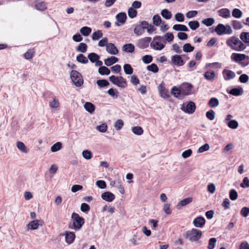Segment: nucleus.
I'll return each mask as SVG.
<instances>
[{
  "label": "nucleus",
  "mask_w": 249,
  "mask_h": 249,
  "mask_svg": "<svg viewBox=\"0 0 249 249\" xmlns=\"http://www.w3.org/2000/svg\"><path fill=\"white\" fill-rule=\"evenodd\" d=\"M226 44L231 49L236 51H242L246 49V46L238 38L231 36L226 40Z\"/></svg>",
  "instance_id": "f257e3e1"
},
{
  "label": "nucleus",
  "mask_w": 249,
  "mask_h": 249,
  "mask_svg": "<svg viewBox=\"0 0 249 249\" xmlns=\"http://www.w3.org/2000/svg\"><path fill=\"white\" fill-rule=\"evenodd\" d=\"M214 31L218 36L231 35L233 33V30L230 25L222 23H219L215 27Z\"/></svg>",
  "instance_id": "f03ea898"
},
{
  "label": "nucleus",
  "mask_w": 249,
  "mask_h": 249,
  "mask_svg": "<svg viewBox=\"0 0 249 249\" xmlns=\"http://www.w3.org/2000/svg\"><path fill=\"white\" fill-rule=\"evenodd\" d=\"M71 218L72 224L71 228L76 231L80 230L84 224V219L75 213H72Z\"/></svg>",
  "instance_id": "7ed1b4c3"
},
{
  "label": "nucleus",
  "mask_w": 249,
  "mask_h": 249,
  "mask_svg": "<svg viewBox=\"0 0 249 249\" xmlns=\"http://www.w3.org/2000/svg\"><path fill=\"white\" fill-rule=\"evenodd\" d=\"M70 77L76 87H80L83 84L82 75L77 71L72 70L70 73Z\"/></svg>",
  "instance_id": "20e7f679"
},
{
  "label": "nucleus",
  "mask_w": 249,
  "mask_h": 249,
  "mask_svg": "<svg viewBox=\"0 0 249 249\" xmlns=\"http://www.w3.org/2000/svg\"><path fill=\"white\" fill-rule=\"evenodd\" d=\"M43 225V221L41 219L31 220L25 226L26 231L37 230Z\"/></svg>",
  "instance_id": "39448f33"
},
{
  "label": "nucleus",
  "mask_w": 249,
  "mask_h": 249,
  "mask_svg": "<svg viewBox=\"0 0 249 249\" xmlns=\"http://www.w3.org/2000/svg\"><path fill=\"white\" fill-rule=\"evenodd\" d=\"M109 80L113 84L118 87L124 88L127 86L126 80L122 76L112 75L109 77Z\"/></svg>",
  "instance_id": "423d86ee"
},
{
  "label": "nucleus",
  "mask_w": 249,
  "mask_h": 249,
  "mask_svg": "<svg viewBox=\"0 0 249 249\" xmlns=\"http://www.w3.org/2000/svg\"><path fill=\"white\" fill-rule=\"evenodd\" d=\"M201 231L196 229H192L187 233V237L191 241H197L201 236Z\"/></svg>",
  "instance_id": "0eeeda50"
},
{
  "label": "nucleus",
  "mask_w": 249,
  "mask_h": 249,
  "mask_svg": "<svg viewBox=\"0 0 249 249\" xmlns=\"http://www.w3.org/2000/svg\"><path fill=\"white\" fill-rule=\"evenodd\" d=\"M161 39L160 36H156L154 37L151 45L154 50H161L164 48L165 45L161 42Z\"/></svg>",
  "instance_id": "6e6552de"
},
{
  "label": "nucleus",
  "mask_w": 249,
  "mask_h": 249,
  "mask_svg": "<svg viewBox=\"0 0 249 249\" xmlns=\"http://www.w3.org/2000/svg\"><path fill=\"white\" fill-rule=\"evenodd\" d=\"M181 109L186 113L192 114L194 113L196 110V105L194 102H189L187 104H183L182 105Z\"/></svg>",
  "instance_id": "1a4fd4ad"
},
{
  "label": "nucleus",
  "mask_w": 249,
  "mask_h": 249,
  "mask_svg": "<svg viewBox=\"0 0 249 249\" xmlns=\"http://www.w3.org/2000/svg\"><path fill=\"white\" fill-rule=\"evenodd\" d=\"M110 185L112 187L117 188L119 192L122 195H124V194L125 190L121 179H118L116 180H112L110 181Z\"/></svg>",
  "instance_id": "9d476101"
},
{
  "label": "nucleus",
  "mask_w": 249,
  "mask_h": 249,
  "mask_svg": "<svg viewBox=\"0 0 249 249\" xmlns=\"http://www.w3.org/2000/svg\"><path fill=\"white\" fill-rule=\"evenodd\" d=\"M172 64L177 66H182L184 64V61L182 57L178 54H175L171 57Z\"/></svg>",
  "instance_id": "9b49d317"
},
{
  "label": "nucleus",
  "mask_w": 249,
  "mask_h": 249,
  "mask_svg": "<svg viewBox=\"0 0 249 249\" xmlns=\"http://www.w3.org/2000/svg\"><path fill=\"white\" fill-rule=\"evenodd\" d=\"M231 58L232 61L236 62L243 61L245 59H248L249 56L245 54L238 53H232L231 56Z\"/></svg>",
  "instance_id": "f8f14e48"
},
{
  "label": "nucleus",
  "mask_w": 249,
  "mask_h": 249,
  "mask_svg": "<svg viewBox=\"0 0 249 249\" xmlns=\"http://www.w3.org/2000/svg\"><path fill=\"white\" fill-rule=\"evenodd\" d=\"M63 235L65 236V242L69 245L72 244L75 238L74 233L70 231H65Z\"/></svg>",
  "instance_id": "ddd939ff"
},
{
  "label": "nucleus",
  "mask_w": 249,
  "mask_h": 249,
  "mask_svg": "<svg viewBox=\"0 0 249 249\" xmlns=\"http://www.w3.org/2000/svg\"><path fill=\"white\" fill-rule=\"evenodd\" d=\"M222 75L226 81L232 79L236 76L235 73L234 71L227 69H224L222 71Z\"/></svg>",
  "instance_id": "4468645a"
},
{
  "label": "nucleus",
  "mask_w": 249,
  "mask_h": 249,
  "mask_svg": "<svg viewBox=\"0 0 249 249\" xmlns=\"http://www.w3.org/2000/svg\"><path fill=\"white\" fill-rule=\"evenodd\" d=\"M116 18L118 22L115 23V25L117 26H120L125 23L126 15L125 13H120L116 16Z\"/></svg>",
  "instance_id": "2eb2a0df"
},
{
  "label": "nucleus",
  "mask_w": 249,
  "mask_h": 249,
  "mask_svg": "<svg viewBox=\"0 0 249 249\" xmlns=\"http://www.w3.org/2000/svg\"><path fill=\"white\" fill-rule=\"evenodd\" d=\"M151 40V38L150 37H145L141 38L138 41V46L141 49H145L148 46Z\"/></svg>",
  "instance_id": "dca6fc26"
},
{
  "label": "nucleus",
  "mask_w": 249,
  "mask_h": 249,
  "mask_svg": "<svg viewBox=\"0 0 249 249\" xmlns=\"http://www.w3.org/2000/svg\"><path fill=\"white\" fill-rule=\"evenodd\" d=\"M106 51L109 54L116 55L119 53V51L115 45L112 43L107 44Z\"/></svg>",
  "instance_id": "f3484780"
},
{
  "label": "nucleus",
  "mask_w": 249,
  "mask_h": 249,
  "mask_svg": "<svg viewBox=\"0 0 249 249\" xmlns=\"http://www.w3.org/2000/svg\"><path fill=\"white\" fill-rule=\"evenodd\" d=\"M158 89L160 96L164 99L168 98L170 95L167 90L164 87V84L161 83L158 87Z\"/></svg>",
  "instance_id": "a211bd4d"
},
{
  "label": "nucleus",
  "mask_w": 249,
  "mask_h": 249,
  "mask_svg": "<svg viewBox=\"0 0 249 249\" xmlns=\"http://www.w3.org/2000/svg\"><path fill=\"white\" fill-rule=\"evenodd\" d=\"M49 107L54 111L58 110L60 107L59 100L56 97L53 98L49 102Z\"/></svg>",
  "instance_id": "6ab92c4d"
},
{
  "label": "nucleus",
  "mask_w": 249,
  "mask_h": 249,
  "mask_svg": "<svg viewBox=\"0 0 249 249\" xmlns=\"http://www.w3.org/2000/svg\"><path fill=\"white\" fill-rule=\"evenodd\" d=\"M193 201V198L191 197L185 198L180 201L177 205V208L178 210H180L182 208L186 205L190 204Z\"/></svg>",
  "instance_id": "aec40b11"
},
{
  "label": "nucleus",
  "mask_w": 249,
  "mask_h": 249,
  "mask_svg": "<svg viewBox=\"0 0 249 249\" xmlns=\"http://www.w3.org/2000/svg\"><path fill=\"white\" fill-rule=\"evenodd\" d=\"M101 197L106 201L112 202L115 199V196L113 193L110 192H106L102 194Z\"/></svg>",
  "instance_id": "412c9836"
},
{
  "label": "nucleus",
  "mask_w": 249,
  "mask_h": 249,
  "mask_svg": "<svg viewBox=\"0 0 249 249\" xmlns=\"http://www.w3.org/2000/svg\"><path fill=\"white\" fill-rule=\"evenodd\" d=\"M205 223V219L201 216L195 218L193 221V224L196 227L202 228Z\"/></svg>",
  "instance_id": "4be33fe9"
},
{
  "label": "nucleus",
  "mask_w": 249,
  "mask_h": 249,
  "mask_svg": "<svg viewBox=\"0 0 249 249\" xmlns=\"http://www.w3.org/2000/svg\"><path fill=\"white\" fill-rule=\"evenodd\" d=\"M192 88V87L191 84L188 83L184 84L182 86L181 92L184 95H189L191 93Z\"/></svg>",
  "instance_id": "5701e85b"
},
{
  "label": "nucleus",
  "mask_w": 249,
  "mask_h": 249,
  "mask_svg": "<svg viewBox=\"0 0 249 249\" xmlns=\"http://www.w3.org/2000/svg\"><path fill=\"white\" fill-rule=\"evenodd\" d=\"M16 146L18 149L22 153H27L29 151V149L22 142H17Z\"/></svg>",
  "instance_id": "b1692460"
},
{
  "label": "nucleus",
  "mask_w": 249,
  "mask_h": 249,
  "mask_svg": "<svg viewBox=\"0 0 249 249\" xmlns=\"http://www.w3.org/2000/svg\"><path fill=\"white\" fill-rule=\"evenodd\" d=\"M122 50L126 53H132L134 52L135 46L131 43H128L123 46Z\"/></svg>",
  "instance_id": "393cba45"
},
{
  "label": "nucleus",
  "mask_w": 249,
  "mask_h": 249,
  "mask_svg": "<svg viewBox=\"0 0 249 249\" xmlns=\"http://www.w3.org/2000/svg\"><path fill=\"white\" fill-rule=\"evenodd\" d=\"M204 77L207 80L213 81L215 78V74L213 71H209L204 73Z\"/></svg>",
  "instance_id": "a878e982"
},
{
  "label": "nucleus",
  "mask_w": 249,
  "mask_h": 249,
  "mask_svg": "<svg viewBox=\"0 0 249 249\" xmlns=\"http://www.w3.org/2000/svg\"><path fill=\"white\" fill-rule=\"evenodd\" d=\"M84 108L90 114H92L95 109V106L90 102H86L84 106Z\"/></svg>",
  "instance_id": "bb28decb"
},
{
  "label": "nucleus",
  "mask_w": 249,
  "mask_h": 249,
  "mask_svg": "<svg viewBox=\"0 0 249 249\" xmlns=\"http://www.w3.org/2000/svg\"><path fill=\"white\" fill-rule=\"evenodd\" d=\"M118 61V58L115 56H111L104 60V63L107 66H110Z\"/></svg>",
  "instance_id": "cd10ccee"
},
{
  "label": "nucleus",
  "mask_w": 249,
  "mask_h": 249,
  "mask_svg": "<svg viewBox=\"0 0 249 249\" xmlns=\"http://www.w3.org/2000/svg\"><path fill=\"white\" fill-rule=\"evenodd\" d=\"M218 15L224 18H228L230 17V10L226 8H223L218 11Z\"/></svg>",
  "instance_id": "c85d7f7f"
},
{
  "label": "nucleus",
  "mask_w": 249,
  "mask_h": 249,
  "mask_svg": "<svg viewBox=\"0 0 249 249\" xmlns=\"http://www.w3.org/2000/svg\"><path fill=\"white\" fill-rule=\"evenodd\" d=\"M229 93L234 96H239L243 94V89L242 88H234L231 89Z\"/></svg>",
  "instance_id": "c756f323"
},
{
  "label": "nucleus",
  "mask_w": 249,
  "mask_h": 249,
  "mask_svg": "<svg viewBox=\"0 0 249 249\" xmlns=\"http://www.w3.org/2000/svg\"><path fill=\"white\" fill-rule=\"evenodd\" d=\"M107 93L113 98L117 99L119 96V92L117 89L113 88L109 89Z\"/></svg>",
  "instance_id": "7c9ffc66"
},
{
  "label": "nucleus",
  "mask_w": 249,
  "mask_h": 249,
  "mask_svg": "<svg viewBox=\"0 0 249 249\" xmlns=\"http://www.w3.org/2000/svg\"><path fill=\"white\" fill-rule=\"evenodd\" d=\"M240 39L249 45V32H242L240 35Z\"/></svg>",
  "instance_id": "2f4dec72"
},
{
  "label": "nucleus",
  "mask_w": 249,
  "mask_h": 249,
  "mask_svg": "<svg viewBox=\"0 0 249 249\" xmlns=\"http://www.w3.org/2000/svg\"><path fill=\"white\" fill-rule=\"evenodd\" d=\"M87 45L85 43H80L76 48V51L81 53H85L87 50Z\"/></svg>",
  "instance_id": "473e14b6"
},
{
  "label": "nucleus",
  "mask_w": 249,
  "mask_h": 249,
  "mask_svg": "<svg viewBox=\"0 0 249 249\" xmlns=\"http://www.w3.org/2000/svg\"><path fill=\"white\" fill-rule=\"evenodd\" d=\"M173 29L175 31H188V28L184 25L182 24H176L173 27Z\"/></svg>",
  "instance_id": "72a5a7b5"
},
{
  "label": "nucleus",
  "mask_w": 249,
  "mask_h": 249,
  "mask_svg": "<svg viewBox=\"0 0 249 249\" xmlns=\"http://www.w3.org/2000/svg\"><path fill=\"white\" fill-rule=\"evenodd\" d=\"M131 130L134 134L137 135H141L143 133V129L142 127L139 126L132 127Z\"/></svg>",
  "instance_id": "f704fd0d"
},
{
  "label": "nucleus",
  "mask_w": 249,
  "mask_h": 249,
  "mask_svg": "<svg viewBox=\"0 0 249 249\" xmlns=\"http://www.w3.org/2000/svg\"><path fill=\"white\" fill-rule=\"evenodd\" d=\"M228 126L232 129H236L239 125L238 123L235 120H230L227 123Z\"/></svg>",
  "instance_id": "c9c22d12"
},
{
  "label": "nucleus",
  "mask_w": 249,
  "mask_h": 249,
  "mask_svg": "<svg viewBox=\"0 0 249 249\" xmlns=\"http://www.w3.org/2000/svg\"><path fill=\"white\" fill-rule=\"evenodd\" d=\"M208 105L212 108L218 107L219 105L218 100L216 98H212L209 101Z\"/></svg>",
  "instance_id": "e433bc0d"
},
{
  "label": "nucleus",
  "mask_w": 249,
  "mask_h": 249,
  "mask_svg": "<svg viewBox=\"0 0 249 249\" xmlns=\"http://www.w3.org/2000/svg\"><path fill=\"white\" fill-rule=\"evenodd\" d=\"M103 36V33L101 30H97L94 32L91 36V38L93 40H97L102 37Z\"/></svg>",
  "instance_id": "4c0bfd02"
},
{
  "label": "nucleus",
  "mask_w": 249,
  "mask_h": 249,
  "mask_svg": "<svg viewBox=\"0 0 249 249\" xmlns=\"http://www.w3.org/2000/svg\"><path fill=\"white\" fill-rule=\"evenodd\" d=\"M62 148L61 142H57L53 145L51 147V150L52 152H56L60 150Z\"/></svg>",
  "instance_id": "58836bf2"
},
{
  "label": "nucleus",
  "mask_w": 249,
  "mask_h": 249,
  "mask_svg": "<svg viewBox=\"0 0 249 249\" xmlns=\"http://www.w3.org/2000/svg\"><path fill=\"white\" fill-rule=\"evenodd\" d=\"M96 129L101 133H105L107 130V125L106 123H102V124L97 125Z\"/></svg>",
  "instance_id": "ea45409f"
},
{
  "label": "nucleus",
  "mask_w": 249,
  "mask_h": 249,
  "mask_svg": "<svg viewBox=\"0 0 249 249\" xmlns=\"http://www.w3.org/2000/svg\"><path fill=\"white\" fill-rule=\"evenodd\" d=\"M98 72L101 75H108L110 71V70L105 66H101L99 68Z\"/></svg>",
  "instance_id": "a19ab883"
},
{
  "label": "nucleus",
  "mask_w": 249,
  "mask_h": 249,
  "mask_svg": "<svg viewBox=\"0 0 249 249\" xmlns=\"http://www.w3.org/2000/svg\"><path fill=\"white\" fill-rule=\"evenodd\" d=\"M88 58L92 63H94L99 59L100 56L94 53H91L89 54Z\"/></svg>",
  "instance_id": "79ce46f5"
},
{
  "label": "nucleus",
  "mask_w": 249,
  "mask_h": 249,
  "mask_svg": "<svg viewBox=\"0 0 249 249\" xmlns=\"http://www.w3.org/2000/svg\"><path fill=\"white\" fill-rule=\"evenodd\" d=\"M124 70L126 74L130 75L133 72V69L130 64H126L124 65Z\"/></svg>",
  "instance_id": "37998d69"
},
{
  "label": "nucleus",
  "mask_w": 249,
  "mask_h": 249,
  "mask_svg": "<svg viewBox=\"0 0 249 249\" xmlns=\"http://www.w3.org/2000/svg\"><path fill=\"white\" fill-rule=\"evenodd\" d=\"M80 33L84 36H88L91 32V29L88 27H83L80 30Z\"/></svg>",
  "instance_id": "c03bdc74"
},
{
  "label": "nucleus",
  "mask_w": 249,
  "mask_h": 249,
  "mask_svg": "<svg viewBox=\"0 0 249 249\" xmlns=\"http://www.w3.org/2000/svg\"><path fill=\"white\" fill-rule=\"evenodd\" d=\"M35 54V51L33 50H28L24 54V58L27 60L32 59Z\"/></svg>",
  "instance_id": "a18cd8bd"
},
{
  "label": "nucleus",
  "mask_w": 249,
  "mask_h": 249,
  "mask_svg": "<svg viewBox=\"0 0 249 249\" xmlns=\"http://www.w3.org/2000/svg\"><path fill=\"white\" fill-rule=\"evenodd\" d=\"M163 212L167 214L171 213V204L169 203H165L162 206Z\"/></svg>",
  "instance_id": "49530a36"
},
{
  "label": "nucleus",
  "mask_w": 249,
  "mask_h": 249,
  "mask_svg": "<svg viewBox=\"0 0 249 249\" xmlns=\"http://www.w3.org/2000/svg\"><path fill=\"white\" fill-rule=\"evenodd\" d=\"M77 61L81 63L86 64L88 62V59L83 54H79L76 57Z\"/></svg>",
  "instance_id": "de8ad7c7"
},
{
  "label": "nucleus",
  "mask_w": 249,
  "mask_h": 249,
  "mask_svg": "<svg viewBox=\"0 0 249 249\" xmlns=\"http://www.w3.org/2000/svg\"><path fill=\"white\" fill-rule=\"evenodd\" d=\"M161 15L163 18L166 19H169L172 17L171 13L166 9H164L161 11Z\"/></svg>",
  "instance_id": "09e8293b"
},
{
  "label": "nucleus",
  "mask_w": 249,
  "mask_h": 249,
  "mask_svg": "<svg viewBox=\"0 0 249 249\" xmlns=\"http://www.w3.org/2000/svg\"><path fill=\"white\" fill-rule=\"evenodd\" d=\"M188 25L192 30H195L199 27V23L196 20L191 21L188 23Z\"/></svg>",
  "instance_id": "8fccbe9b"
},
{
  "label": "nucleus",
  "mask_w": 249,
  "mask_h": 249,
  "mask_svg": "<svg viewBox=\"0 0 249 249\" xmlns=\"http://www.w3.org/2000/svg\"><path fill=\"white\" fill-rule=\"evenodd\" d=\"M96 83L98 86L100 88L107 87L109 84L108 81L105 79L97 80Z\"/></svg>",
  "instance_id": "3c124183"
},
{
  "label": "nucleus",
  "mask_w": 249,
  "mask_h": 249,
  "mask_svg": "<svg viewBox=\"0 0 249 249\" xmlns=\"http://www.w3.org/2000/svg\"><path fill=\"white\" fill-rule=\"evenodd\" d=\"M144 28H146V27H142L140 25L137 26L134 28V33L136 34L137 36L142 35L144 33Z\"/></svg>",
  "instance_id": "603ef678"
},
{
  "label": "nucleus",
  "mask_w": 249,
  "mask_h": 249,
  "mask_svg": "<svg viewBox=\"0 0 249 249\" xmlns=\"http://www.w3.org/2000/svg\"><path fill=\"white\" fill-rule=\"evenodd\" d=\"M124 124L123 121L122 120L119 119L115 122L114 126L116 130L119 131L122 129Z\"/></svg>",
  "instance_id": "864d4df0"
},
{
  "label": "nucleus",
  "mask_w": 249,
  "mask_h": 249,
  "mask_svg": "<svg viewBox=\"0 0 249 249\" xmlns=\"http://www.w3.org/2000/svg\"><path fill=\"white\" fill-rule=\"evenodd\" d=\"M153 23L157 26H159L161 23V19L158 15H154L152 18Z\"/></svg>",
  "instance_id": "5fc2aeb1"
},
{
  "label": "nucleus",
  "mask_w": 249,
  "mask_h": 249,
  "mask_svg": "<svg viewBox=\"0 0 249 249\" xmlns=\"http://www.w3.org/2000/svg\"><path fill=\"white\" fill-rule=\"evenodd\" d=\"M35 6L37 10L40 11H43L46 9L45 3L42 1H39L36 2Z\"/></svg>",
  "instance_id": "6e6d98bb"
},
{
  "label": "nucleus",
  "mask_w": 249,
  "mask_h": 249,
  "mask_svg": "<svg viewBox=\"0 0 249 249\" xmlns=\"http://www.w3.org/2000/svg\"><path fill=\"white\" fill-rule=\"evenodd\" d=\"M214 22V19L213 18H208L202 20V23L207 26L212 25Z\"/></svg>",
  "instance_id": "4d7b16f0"
},
{
  "label": "nucleus",
  "mask_w": 249,
  "mask_h": 249,
  "mask_svg": "<svg viewBox=\"0 0 249 249\" xmlns=\"http://www.w3.org/2000/svg\"><path fill=\"white\" fill-rule=\"evenodd\" d=\"M194 50V47L190 43H186L183 46V51L186 53L191 52Z\"/></svg>",
  "instance_id": "13d9d810"
},
{
  "label": "nucleus",
  "mask_w": 249,
  "mask_h": 249,
  "mask_svg": "<svg viewBox=\"0 0 249 249\" xmlns=\"http://www.w3.org/2000/svg\"><path fill=\"white\" fill-rule=\"evenodd\" d=\"M205 115L209 120L213 121L215 118V113L213 110H210L206 113Z\"/></svg>",
  "instance_id": "bf43d9fd"
},
{
  "label": "nucleus",
  "mask_w": 249,
  "mask_h": 249,
  "mask_svg": "<svg viewBox=\"0 0 249 249\" xmlns=\"http://www.w3.org/2000/svg\"><path fill=\"white\" fill-rule=\"evenodd\" d=\"M82 156L84 159L89 160L92 158L91 152L88 150H85L82 153Z\"/></svg>",
  "instance_id": "052dcab7"
},
{
  "label": "nucleus",
  "mask_w": 249,
  "mask_h": 249,
  "mask_svg": "<svg viewBox=\"0 0 249 249\" xmlns=\"http://www.w3.org/2000/svg\"><path fill=\"white\" fill-rule=\"evenodd\" d=\"M181 90L176 87H174L172 89L171 93L175 97H178L181 94Z\"/></svg>",
  "instance_id": "680f3d73"
},
{
  "label": "nucleus",
  "mask_w": 249,
  "mask_h": 249,
  "mask_svg": "<svg viewBox=\"0 0 249 249\" xmlns=\"http://www.w3.org/2000/svg\"><path fill=\"white\" fill-rule=\"evenodd\" d=\"M217 240L215 238H210L209 240V244L208 246V249H213L215 246V243Z\"/></svg>",
  "instance_id": "e2e57ef3"
},
{
  "label": "nucleus",
  "mask_w": 249,
  "mask_h": 249,
  "mask_svg": "<svg viewBox=\"0 0 249 249\" xmlns=\"http://www.w3.org/2000/svg\"><path fill=\"white\" fill-rule=\"evenodd\" d=\"M210 149V146L209 144L205 143L202 146H200L197 150V152L198 153H201L205 151H207L209 150Z\"/></svg>",
  "instance_id": "0e129e2a"
},
{
  "label": "nucleus",
  "mask_w": 249,
  "mask_h": 249,
  "mask_svg": "<svg viewBox=\"0 0 249 249\" xmlns=\"http://www.w3.org/2000/svg\"><path fill=\"white\" fill-rule=\"evenodd\" d=\"M230 199L232 200L237 199L238 197L237 192L234 189H231L229 193Z\"/></svg>",
  "instance_id": "69168bd1"
},
{
  "label": "nucleus",
  "mask_w": 249,
  "mask_h": 249,
  "mask_svg": "<svg viewBox=\"0 0 249 249\" xmlns=\"http://www.w3.org/2000/svg\"><path fill=\"white\" fill-rule=\"evenodd\" d=\"M232 15L234 17L239 18L241 17L242 15V12L239 9L235 8L233 9Z\"/></svg>",
  "instance_id": "338daca9"
},
{
  "label": "nucleus",
  "mask_w": 249,
  "mask_h": 249,
  "mask_svg": "<svg viewBox=\"0 0 249 249\" xmlns=\"http://www.w3.org/2000/svg\"><path fill=\"white\" fill-rule=\"evenodd\" d=\"M240 186L243 188L249 187V179L247 177H245L243 182L240 184Z\"/></svg>",
  "instance_id": "774afa93"
}]
</instances>
